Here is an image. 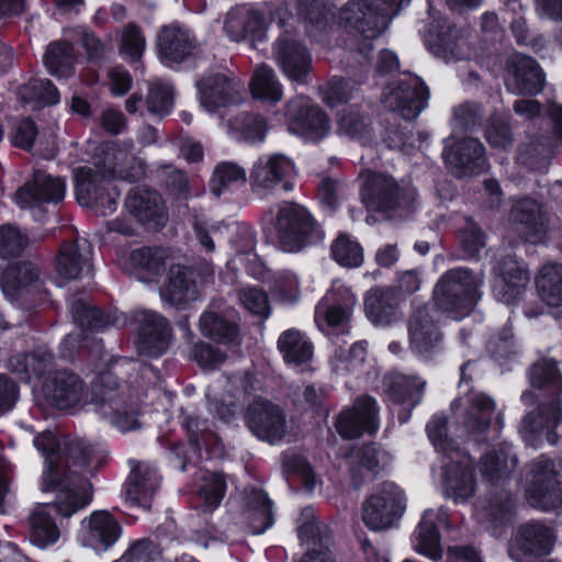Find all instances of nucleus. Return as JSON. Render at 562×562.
Wrapping results in <instances>:
<instances>
[{"label":"nucleus","instance_id":"obj_10","mask_svg":"<svg viewBox=\"0 0 562 562\" xmlns=\"http://www.w3.org/2000/svg\"><path fill=\"white\" fill-rule=\"evenodd\" d=\"M525 493L528 503L541 510H550L561 503L558 472L551 460L540 457L531 463Z\"/></svg>","mask_w":562,"mask_h":562},{"label":"nucleus","instance_id":"obj_37","mask_svg":"<svg viewBox=\"0 0 562 562\" xmlns=\"http://www.w3.org/2000/svg\"><path fill=\"white\" fill-rule=\"evenodd\" d=\"M266 30L262 13L250 5H238L232 9L225 19L224 31L232 41L247 37L261 38Z\"/></svg>","mask_w":562,"mask_h":562},{"label":"nucleus","instance_id":"obj_18","mask_svg":"<svg viewBox=\"0 0 562 562\" xmlns=\"http://www.w3.org/2000/svg\"><path fill=\"white\" fill-rule=\"evenodd\" d=\"M554 535L551 528L540 522L520 526L508 546V555L515 562H532L551 552Z\"/></svg>","mask_w":562,"mask_h":562},{"label":"nucleus","instance_id":"obj_13","mask_svg":"<svg viewBox=\"0 0 562 562\" xmlns=\"http://www.w3.org/2000/svg\"><path fill=\"white\" fill-rule=\"evenodd\" d=\"M440 313L435 306L417 307L408 318V340L411 349L427 359L439 350L442 334L439 328Z\"/></svg>","mask_w":562,"mask_h":562},{"label":"nucleus","instance_id":"obj_64","mask_svg":"<svg viewBox=\"0 0 562 562\" xmlns=\"http://www.w3.org/2000/svg\"><path fill=\"white\" fill-rule=\"evenodd\" d=\"M426 430L430 441L442 457L453 449H460L452 439L447 437V419L443 416H434L427 424Z\"/></svg>","mask_w":562,"mask_h":562},{"label":"nucleus","instance_id":"obj_27","mask_svg":"<svg viewBox=\"0 0 562 562\" xmlns=\"http://www.w3.org/2000/svg\"><path fill=\"white\" fill-rule=\"evenodd\" d=\"M274 58L289 80L299 85L307 83L312 57L300 42L288 35L280 37L274 45Z\"/></svg>","mask_w":562,"mask_h":562},{"label":"nucleus","instance_id":"obj_28","mask_svg":"<svg viewBox=\"0 0 562 562\" xmlns=\"http://www.w3.org/2000/svg\"><path fill=\"white\" fill-rule=\"evenodd\" d=\"M357 299L351 290L341 282H334L330 290L315 308V322L318 327H335L344 324L355 306Z\"/></svg>","mask_w":562,"mask_h":562},{"label":"nucleus","instance_id":"obj_35","mask_svg":"<svg viewBox=\"0 0 562 562\" xmlns=\"http://www.w3.org/2000/svg\"><path fill=\"white\" fill-rule=\"evenodd\" d=\"M160 475L155 467L140 463L130 474L125 485V501L132 506L149 508L159 487Z\"/></svg>","mask_w":562,"mask_h":562},{"label":"nucleus","instance_id":"obj_4","mask_svg":"<svg viewBox=\"0 0 562 562\" xmlns=\"http://www.w3.org/2000/svg\"><path fill=\"white\" fill-rule=\"evenodd\" d=\"M404 0H352L347 2L338 14V24L352 30L363 37L358 47L359 53L369 59L372 49L371 41L378 37L387 26Z\"/></svg>","mask_w":562,"mask_h":562},{"label":"nucleus","instance_id":"obj_45","mask_svg":"<svg viewBox=\"0 0 562 562\" xmlns=\"http://www.w3.org/2000/svg\"><path fill=\"white\" fill-rule=\"evenodd\" d=\"M278 349L285 363L299 367L313 357V345L305 334L291 328L283 331L278 339Z\"/></svg>","mask_w":562,"mask_h":562},{"label":"nucleus","instance_id":"obj_42","mask_svg":"<svg viewBox=\"0 0 562 562\" xmlns=\"http://www.w3.org/2000/svg\"><path fill=\"white\" fill-rule=\"evenodd\" d=\"M52 367L53 356L44 347H38L31 352L16 353L9 360V369L25 382L38 379Z\"/></svg>","mask_w":562,"mask_h":562},{"label":"nucleus","instance_id":"obj_9","mask_svg":"<svg viewBox=\"0 0 562 562\" xmlns=\"http://www.w3.org/2000/svg\"><path fill=\"white\" fill-rule=\"evenodd\" d=\"M48 405L59 411H77L89 404L85 381L68 370L49 373L42 385Z\"/></svg>","mask_w":562,"mask_h":562},{"label":"nucleus","instance_id":"obj_41","mask_svg":"<svg viewBox=\"0 0 562 562\" xmlns=\"http://www.w3.org/2000/svg\"><path fill=\"white\" fill-rule=\"evenodd\" d=\"M389 463V454L374 445L363 446L351 453V477L359 487L380 469Z\"/></svg>","mask_w":562,"mask_h":562},{"label":"nucleus","instance_id":"obj_15","mask_svg":"<svg viewBox=\"0 0 562 562\" xmlns=\"http://www.w3.org/2000/svg\"><path fill=\"white\" fill-rule=\"evenodd\" d=\"M442 488L456 503H463L474 495L475 480L472 460L461 449H453L442 457Z\"/></svg>","mask_w":562,"mask_h":562},{"label":"nucleus","instance_id":"obj_16","mask_svg":"<svg viewBox=\"0 0 562 562\" xmlns=\"http://www.w3.org/2000/svg\"><path fill=\"white\" fill-rule=\"evenodd\" d=\"M201 105L210 113L236 104L245 89L244 82L228 70L206 75L198 82Z\"/></svg>","mask_w":562,"mask_h":562},{"label":"nucleus","instance_id":"obj_11","mask_svg":"<svg viewBox=\"0 0 562 562\" xmlns=\"http://www.w3.org/2000/svg\"><path fill=\"white\" fill-rule=\"evenodd\" d=\"M405 496L392 482H383L362 506V520L372 530L390 528L403 514Z\"/></svg>","mask_w":562,"mask_h":562},{"label":"nucleus","instance_id":"obj_5","mask_svg":"<svg viewBox=\"0 0 562 562\" xmlns=\"http://www.w3.org/2000/svg\"><path fill=\"white\" fill-rule=\"evenodd\" d=\"M89 404L94 413L106 419L120 431L139 428L136 411L130 406L115 374L111 371L99 373L90 384Z\"/></svg>","mask_w":562,"mask_h":562},{"label":"nucleus","instance_id":"obj_44","mask_svg":"<svg viewBox=\"0 0 562 562\" xmlns=\"http://www.w3.org/2000/svg\"><path fill=\"white\" fill-rule=\"evenodd\" d=\"M245 504L254 535H261L273 525L272 502L263 491L246 490Z\"/></svg>","mask_w":562,"mask_h":562},{"label":"nucleus","instance_id":"obj_34","mask_svg":"<svg viewBox=\"0 0 562 562\" xmlns=\"http://www.w3.org/2000/svg\"><path fill=\"white\" fill-rule=\"evenodd\" d=\"M125 205L137 221L151 229L165 225L167 221L165 204L156 191L136 188L130 192Z\"/></svg>","mask_w":562,"mask_h":562},{"label":"nucleus","instance_id":"obj_49","mask_svg":"<svg viewBox=\"0 0 562 562\" xmlns=\"http://www.w3.org/2000/svg\"><path fill=\"white\" fill-rule=\"evenodd\" d=\"M252 97L270 103H278L283 98V87L274 70L266 65H259L250 81Z\"/></svg>","mask_w":562,"mask_h":562},{"label":"nucleus","instance_id":"obj_36","mask_svg":"<svg viewBox=\"0 0 562 562\" xmlns=\"http://www.w3.org/2000/svg\"><path fill=\"white\" fill-rule=\"evenodd\" d=\"M529 281L526 267L514 258H506L499 263V274L493 286L494 296L505 304H512L526 290Z\"/></svg>","mask_w":562,"mask_h":562},{"label":"nucleus","instance_id":"obj_30","mask_svg":"<svg viewBox=\"0 0 562 562\" xmlns=\"http://www.w3.org/2000/svg\"><path fill=\"white\" fill-rule=\"evenodd\" d=\"M121 533V525L106 510L93 512L88 519L82 520V542L97 552L111 548Z\"/></svg>","mask_w":562,"mask_h":562},{"label":"nucleus","instance_id":"obj_51","mask_svg":"<svg viewBox=\"0 0 562 562\" xmlns=\"http://www.w3.org/2000/svg\"><path fill=\"white\" fill-rule=\"evenodd\" d=\"M200 329L204 336L220 344H239L237 325L214 312H205L202 314L200 318Z\"/></svg>","mask_w":562,"mask_h":562},{"label":"nucleus","instance_id":"obj_55","mask_svg":"<svg viewBox=\"0 0 562 562\" xmlns=\"http://www.w3.org/2000/svg\"><path fill=\"white\" fill-rule=\"evenodd\" d=\"M246 171L234 162L218 164L210 180L211 192L220 196L246 182Z\"/></svg>","mask_w":562,"mask_h":562},{"label":"nucleus","instance_id":"obj_50","mask_svg":"<svg viewBox=\"0 0 562 562\" xmlns=\"http://www.w3.org/2000/svg\"><path fill=\"white\" fill-rule=\"evenodd\" d=\"M59 538L60 530L50 516L47 506L37 507L31 516V542L41 549H45L57 542Z\"/></svg>","mask_w":562,"mask_h":562},{"label":"nucleus","instance_id":"obj_46","mask_svg":"<svg viewBox=\"0 0 562 562\" xmlns=\"http://www.w3.org/2000/svg\"><path fill=\"white\" fill-rule=\"evenodd\" d=\"M368 317L375 324L389 325L398 318V301L390 290H372L364 300Z\"/></svg>","mask_w":562,"mask_h":562},{"label":"nucleus","instance_id":"obj_38","mask_svg":"<svg viewBox=\"0 0 562 562\" xmlns=\"http://www.w3.org/2000/svg\"><path fill=\"white\" fill-rule=\"evenodd\" d=\"M193 274V271L182 266H171L167 281L160 290L161 299L175 306L195 300L199 291Z\"/></svg>","mask_w":562,"mask_h":562},{"label":"nucleus","instance_id":"obj_14","mask_svg":"<svg viewBox=\"0 0 562 562\" xmlns=\"http://www.w3.org/2000/svg\"><path fill=\"white\" fill-rule=\"evenodd\" d=\"M0 284L4 295L11 301H19L21 306L30 310L29 302L42 297L44 289L38 268L32 262H15L3 268Z\"/></svg>","mask_w":562,"mask_h":562},{"label":"nucleus","instance_id":"obj_43","mask_svg":"<svg viewBox=\"0 0 562 562\" xmlns=\"http://www.w3.org/2000/svg\"><path fill=\"white\" fill-rule=\"evenodd\" d=\"M91 248L87 240L63 244L56 258V270L60 278L75 280L79 278L88 263Z\"/></svg>","mask_w":562,"mask_h":562},{"label":"nucleus","instance_id":"obj_33","mask_svg":"<svg viewBox=\"0 0 562 562\" xmlns=\"http://www.w3.org/2000/svg\"><path fill=\"white\" fill-rule=\"evenodd\" d=\"M448 514L445 509H426L413 533V547L416 552L434 560L442 558L438 526L445 524Z\"/></svg>","mask_w":562,"mask_h":562},{"label":"nucleus","instance_id":"obj_24","mask_svg":"<svg viewBox=\"0 0 562 562\" xmlns=\"http://www.w3.org/2000/svg\"><path fill=\"white\" fill-rule=\"evenodd\" d=\"M508 220L530 243L542 241L549 232V218L542 204L528 196L513 201Z\"/></svg>","mask_w":562,"mask_h":562},{"label":"nucleus","instance_id":"obj_8","mask_svg":"<svg viewBox=\"0 0 562 562\" xmlns=\"http://www.w3.org/2000/svg\"><path fill=\"white\" fill-rule=\"evenodd\" d=\"M361 200L369 209L391 211L409 210L416 198L413 188H401L386 175L368 171L362 173Z\"/></svg>","mask_w":562,"mask_h":562},{"label":"nucleus","instance_id":"obj_6","mask_svg":"<svg viewBox=\"0 0 562 562\" xmlns=\"http://www.w3.org/2000/svg\"><path fill=\"white\" fill-rule=\"evenodd\" d=\"M481 283L482 281L468 269H451L437 282L434 301L441 311L454 319H460L468 315L479 301Z\"/></svg>","mask_w":562,"mask_h":562},{"label":"nucleus","instance_id":"obj_23","mask_svg":"<svg viewBox=\"0 0 562 562\" xmlns=\"http://www.w3.org/2000/svg\"><path fill=\"white\" fill-rule=\"evenodd\" d=\"M65 192L66 182L63 178L36 171L33 179L18 190L15 202L21 209L36 212L45 203L60 202Z\"/></svg>","mask_w":562,"mask_h":562},{"label":"nucleus","instance_id":"obj_29","mask_svg":"<svg viewBox=\"0 0 562 562\" xmlns=\"http://www.w3.org/2000/svg\"><path fill=\"white\" fill-rule=\"evenodd\" d=\"M138 326L137 348L149 357L162 355L170 342V327L167 319L155 312L140 311L136 315Z\"/></svg>","mask_w":562,"mask_h":562},{"label":"nucleus","instance_id":"obj_62","mask_svg":"<svg viewBox=\"0 0 562 562\" xmlns=\"http://www.w3.org/2000/svg\"><path fill=\"white\" fill-rule=\"evenodd\" d=\"M238 299L250 313L267 318L270 315V305L267 293L256 286L241 288Z\"/></svg>","mask_w":562,"mask_h":562},{"label":"nucleus","instance_id":"obj_57","mask_svg":"<svg viewBox=\"0 0 562 562\" xmlns=\"http://www.w3.org/2000/svg\"><path fill=\"white\" fill-rule=\"evenodd\" d=\"M330 250L334 260L342 267L357 268L363 262L362 247L347 234H340Z\"/></svg>","mask_w":562,"mask_h":562},{"label":"nucleus","instance_id":"obj_52","mask_svg":"<svg viewBox=\"0 0 562 562\" xmlns=\"http://www.w3.org/2000/svg\"><path fill=\"white\" fill-rule=\"evenodd\" d=\"M19 97L31 110L59 102L57 88L48 79H32L19 90Z\"/></svg>","mask_w":562,"mask_h":562},{"label":"nucleus","instance_id":"obj_26","mask_svg":"<svg viewBox=\"0 0 562 562\" xmlns=\"http://www.w3.org/2000/svg\"><path fill=\"white\" fill-rule=\"evenodd\" d=\"M378 427L379 407L376 401L368 395L359 396L352 407L341 412L336 420L337 431L345 438L372 434Z\"/></svg>","mask_w":562,"mask_h":562},{"label":"nucleus","instance_id":"obj_25","mask_svg":"<svg viewBox=\"0 0 562 562\" xmlns=\"http://www.w3.org/2000/svg\"><path fill=\"white\" fill-rule=\"evenodd\" d=\"M286 119L289 128L311 140L323 138L328 130L329 122L326 114L310 100L299 97L288 102Z\"/></svg>","mask_w":562,"mask_h":562},{"label":"nucleus","instance_id":"obj_59","mask_svg":"<svg viewBox=\"0 0 562 562\" xmlns=\"http://www.w3.org/2000/svg\"><path fill=\"white\" fill-rule=\"evenodd\" d=\"M529 378L536 387H562V376L553 359L544 358L535 363L529 371Z\"/></svg>","mask_w":562,"mask_h":562},{"label":"nucleus","instance_id":"obj_54","mask_svg":"<svg viewBox=\"0 0 562 562\" xmlns=\"http://www.w3.org/2000/svg\"><path fill=\"white\" fill-rule=\"evenodd\" d=\"M43 60L48 72L57 78H68L72 75L75 55L72 46L66 42L49 44Z\"/></svg>","mask_w":562,"mask_h":562},{"label":"nucleus","instance_id":"obj_31","mask_svg":"<svg viewBox=\"0 0 562 562\" xmlns=\"http://www.w3.org/2000/svg\"><path fill=\"white\" fill-rule=\"evenodd\" d=\"M425 384L419 378L402 373L389 378L387 393L394 405L392 411L397 413L402 424L409 419L411 411L420 403Z\"/></svg>","mask_w":562,"mask_h":562},{"label":"nucleus","instance_id":"obj_21","mask_svg":"<svg viewBox=\"0 0 562 562\" xmlns=\"http://www.w3.org/2000/svg\"><path fill=\"white\" fill-rule=\"evenodd\" d=\"M505 82L514 94L536 95L543 90L546 76L535 59L514 54L506 61Z\"/></svg>","mask_w":562,"mask_h":562},{"label":"nucleus","instance_id":"obj_56","mask_svg":"<svg viewBox=\"0 0 562 562\" xmlns=\"http://www.w3.org/2000/svg\"><path fill=\"white\" fill-rule=\"evenodd\" d=\"M200 480L198 495L202 501L201 506L205 512H213L225 495L226 482L221 474L211 472L202 473Z\"/></svg>","mask_w":562,"mask_h":562},{"label":"nucleus","instance_id":"obj_3","mask_svg":"<svg viewBox=\"0 0 562 562\" xmlns=\"http://www.w3.org/2000/svg\"><path fill=\"white\" fill-rule=\"evenodd\" d=\"M517 456L510 445L503 442L487 452L481 461L483 476L491 483L488 497L480 509L481 519L502 524L510 518L514 498L504 488L505 482L517 467Z\"/></svg>","mask_w":562,"mask_h":562},{"label":"nucleus","instance_id":"obj_1","mask_svg":"<svg viewBox=\"0 0 562 562\" xmlns=\"http://www.w3.org/2000/svg\"><path fill=\"white\" fill-rule=\"evenodd\" d=\"M35 448L45 459L40 488L54 494V506L59 516L68 518L92 501L90 473L92 448L83 440L57 441L52 431L34 438Z\"/></svg>","mask_w":562,"mask_h":562},{"label":"nucleus","instance_id":"obj_63","mask_svg":"<svg viewBox=\"0 0 562 562\" xmlns=\"http://www.w3.org/2000/svg\"><path fill=\"white\" fill-rule=\"evenodd\" d=\"M27 245V238L12 225L0 226V257L19 256Z\"/></svg>","mask_w":562,"mask_h":562},{"label":"nucleus","instance_id":"obj_32","mask_svg":"<svg viewBox=\"0 0 562 562\" xmlns=\"http://www.w3.org/2000/svg\"><path fill=\"white\" fill-rule=\"evenodd\" d=\"M248 425L261 440L274 442L285 434V419L282 411L268 401L258 400L248 409Z\"/></svg>","mask_w":562,"mask_h":562},{"label":"nucleus","instance_id":"obj_7","mask_svg":"<svg viewBox=\"0 0 562 562\" xmlns=\"http://www.w3.org/2000/svg\"><path fill=\"white\" fill-rule=\"evenodd\" d=\"M274 234L283 251L295 252L305 245L323 239L306 209L296 203H283L274 223Z\"/></svg>","mask_w":562,"mask_h":562},{"label":"nucleus","instance_id":"obj_20","mask_svg":"<svg viewBox=\"0 0 562 562\" xmlns=\"http://www.w3.org/2000/svg\"><path fill=\"white\" fill-rule=\"evenodd\" d=\"M457 406L467 407L464 427L470 434L480 436L492 429L497 435L502 430L504 425L503 416L501 413H497L495 418H492L496 404L486 394L480 392L467 394L453 401L452 407Z\"/></svg>","mask_w":562,"mask_h":562},{"label":"nucleus","instance_id":"obj_19","mask_svg":"<svg viewBox=\"0 0 562 562\" xmlns=\"http://www.w3.org/2000/svg\"><path fill=\"white\" fill-rule=\"evenodd\" d=\"M483 144L476 138L446 140L443 158L452 175L458 178L476 176L487 167Z\"/></svg>","mask_w":562,"mask_h":562},{"label":"nucleus","instance_id":"obj_53","mask_svg":"<svg viewBox=\"0 0 562 562\" xmlns=\"http://www.w3.org/2000/svg\"><path fill=\"white\" fill-rule=\"evenodd\" d=\"M71 313L74 322L83 329H103L108 326L120 325L116 314H104L83 300L72 303Z\"/></svg>","mask_w":562,"mask_h":562},{"label":"nucleus","instance_id":"obj_17","mask_svg":"<svg viewBox=\"0 0 562 562\" xmlns=\"http://www.w3.org/2000/svg\"><path fill=\"white\" fill-rule=\"evenodd\" d=\"M295 166L282 154L265 155L257 159L250 171V181L257 191H291Z\"/></svg>","mask_w":562,"mask_h":562},{"label":"nucleus","instance_id":"obj_22","mask_svg":"<svg viewBox=\"0 0 562 562\" xmlns=\"http://www.w3.org/2000/svg\"><path fill=\"white\" fill-rule=\"evenodd\" d=\"M296 530L300 540L306 546V553L301 562H334L329 550V530L326 525L317 521L313 508L302 509Z\"/></svg>","mask_w":562,"mask_h":562},{"label":"nucleus","instance_id":"obj_2","mask_svg":"<svg viewBox=\"0 0 562 562\" xmlns=\"http://www.w3.org/2000/svg\"><path fill=\"white\" fill-rule=\"evenodd\" d=\"M130 159V153L115 143H104L97 148L93 170L81 167L75 171L76 198L80 205L92 207L102 216L116 210L119 194L110 188L109 180L121 178L137 181L144 173L140 166L125 170L124 165Z\"/></svg>","mask_w":562,"mask_h":562},{"label":"nucleus","instance_id":"obj_39","mask_svg":"<svg viewBox=\"0 0 562 562\" xmlns=\"http://www.w3.org/2000/svg\"><path fill=\"white\" fill-rule=\"evenodd\" d=\"M562 422V409L559 405L553 404L543 408L539 414H528L520 426L519 432L522 439L531 446H536L537 436L541 432H547V439L551 445L559 441V436L553 431Z\"/></svg>","mask_w":562,"mask_h":562},{"label":"nucleus","instance_id":"obj_40","mask_svg":"<svg viewBox=\"0 0 562 562\" xmlns=\"http://www.w3.org/2000/svg\"><path fill=\"white\" fill-rule=\"evenodd\" d=\"M158 47L166 60L179 63L191 55L195 48V40L189 30L178 24H171L160 31Z\"/></svg>","mask_w":562,"mask_h":562},{"label":"nucleus","instance_id":"obj_47","mask_svg":"<svg viewBox=\"0 0 562 562\" xmlns=\"http://www.w3.org/2000/svg\"><path fill=\"white\" fill-rule=\"evenodd\" d=\"M167 252L162 248H139L131 252L130 262L137 278L154 280L166 266Z\"/></svg>","mask_w":562,"mask_h":562},{"label":"nucleus","instance_id":"obj_60","mask_svg":"<svg viewBox=\"0 0 562 562\" xmlns=\"http://www.w3.org/2000/svg\"><path fill=\"white\" fill-rule=\"evenodd\" d=\"M147 110L154 115L168 114L173 105L172 87L166 82H154L149 86L147 99Z\"/></svg>","mask_w":562,"mask_h":562},{"label":"nucleus","instance_id":"obj_48","mask_svg":"<svg viewBox=\"0 0 562 562\" xmlns=\"http://www.w3.org/2000/svg\"><path fill=\"white\" fill-rule=\"evenodd\" d=\"M539 297L549 306H562V265L547 263L536 277Z\"/></svg>","mask_w":562,"mask_h":562},{"label":"nucleus","instance_id":"obj_12","mask_svg":"<svg viewBox=\"0 0 562 562\" xmlns=\"http://www.w3.org/2000/svg\"><path fill=\"white\" fill-rule=\"evenodd\" d=\"M428 99V88L416 76L392 82L385 88L382 97L387 109L398 112L407 121L419 115L427 106Z\"/></svg>","mask_w":562,"mask_h":562},{"label":"nucleus","instance_id":"obj_58","mask_svg":"<svg viewBox=\"0 0 562 562\" xmlns=\"http://www.w3.org/2000/svg\"><path fill=\"white\" fill-rule=\"evenodd\" d=\"M366 355L363 344H353L348 349L338 347L330 359L331 369L339 374L355 372L364 362Z\"/></svg>","mask_w":562,"mask_h":562},{"label":"nucleus","instance_id":"obj_61","mask_svg":"<svg viewBox=\"0 0 562 562\" xmlns=\"http://www.w3.org/2000/svg\"><path fill=\"white\" fill-rule=\"evenodd\" d=\"M299 19L306 24V32L315 36L317 31L326 29L329 22V11L323 4V1L313 2L311 7L299 8ZM334 18V14H330Z\"/></svg>","mask_w":562,"mask_h":562}]
</instances>
